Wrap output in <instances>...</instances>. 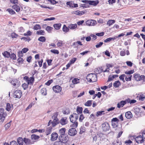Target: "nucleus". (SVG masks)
Listing matches in <instances>:
<instances>
[{
    "label": "nucleus",
    "mask_w": 145,
    "mask_h": 145,
    "mask_svg": "<svg viewBox=\"0 0 145 145\" xmlns=\"http://www.w3.org/2000/svg\"><path fill=\"white\" fill-rule=\"evenodd\" d=\"M86 79L90 82H95L97 80V75L94 73L89 74L87 76Z\"/></svg>",
    "instance_id": "nucleus-1"
},
{
    "label": "nucleus",
    "mask_w": 145,
    "mask_h": 145,
    "mask_svg": "<svg viewBox=\"0 0 145 145\" xmlns=\"http://www.w3.org/2000/svg\"><path fill=\"white\" fill-rule=\"evenodd\" d=\"M24 79L28 84L33 85L35 80V77L31 76L29 78L27 76H25L24 77Z\"/></svg>",
    "instance_id": "nucleus-2"
},
{
    "label": "nucleus",
    "mask_w": 145,
    "mask_h": 145,
    "mask_svg": "<svg viewBox=\"0 0 145 145\" xmlns=\"http://www.w3.org/2000/svg\"><path fill=\"white\" fill-rule=\"evenodd\" d=\"M109 124L107 122H105L102 124L101 128L103 131H106L110 129Z\"/></svg>",
    "instance_id": "nucleus-3"
},
{
    "label": "nucleus",
    "mask_w": 145,
    "mask_h": 145,
    "mask_svg": "<svg viewBox=\"0 0 145 145\" xmlns=\"http://www.w3.org/2000/svg\"><path fill=\"white\" fill-rule=\"evenodd\" d=\"M7 116V113L4 112V109L3 108H0V120L3 121Z\"/></svg>",
    "instance_id": "nucleus-4"
},
{
    "label": "nucleus",
    "mask_w": 145,
    "mask_h": 145,
    "mask_svg": "<svg viewBox=\"0 0 145 145\" xmlns=\"http://www.w3.org/2000/svg\"><path fill=\"white\" fill-rule=\"evenodd\" d=\"M134 77L135 79L137 81H139L141 80L145 81V76L144 75L140 76L139 74L135 73L134 74Z\"/></svg>",
    "instance_id": "nucleus-5"
},
{
    "label": "nucleus",
    "mask_w": 145,
    "mask_h": 145,
    "mask_svg": "<svg viewBox=\"0 0 145 145\" xmlns=\"http://www.w3.org/2000/svg\"><path fill=\"white\" fill-rule=\"evenodd\" d=\"M78 115L76 113H73L70 116L71 121L72 122H74L78 120Z\"/></svg>",
    "instance_id": "nucleus-6"
},
{
    "label": "nucleus",
    "mask_w": 145,
    "mask_h": 145,
    "mask_svg": "<svg viewBox=\"0 0 145 145\" xmlns=\"http://www.w3.org/2000/svg\"><path fill=\"white\" fill-rule=\"evenodd\" d=\"M59 123V120H53L52 121V120H49L48 122V126H49L51 124H52V127H54Z\"/></svg>",
    "instance_id": "nucleus-7"
},
{
    "label": "nucleus",
    "mask_w": 145,
    "mask_h": 145,
    "mask_svg": "<svg viewBox=\"0 0 145 145\" xmlns=\"http://www.w3.org/2000/svg\"><path fill=\"white\" fill-rule=\"evenodd\" d=\"M22 95V91L19 90H16L14 93V96L15 98H20Z\"/></svg>",
    "instance_id": "nucleus-8"
},
{
    "label": "nucleus",
    "mask_w": 145,
    "mask_h": 145,
    "mask_svg": "<svg viewBox=\"0 0 145 145\" xmlns=\"http://www.w3.org/2000/svg\"><path fill=\"white\" fill-rule=\"evenodd\" d=\"M68 133L70 136H74L77 134V131L75 128H72L69 129Z\"/></svg>",
    "instance_id": "nucleus-9"
},
{
    "label": "nucleus",
    "mask_w": 145,
    "mask_h": 145,
    "mask_svg": "<svg viewBox=\"0 0 145 145\" xmlns=\"http://www.w3.org/2000/svg\"><path fill=\"white\" fill-rule=\"evenodd\" d=\"M52 89L54 92L59 93L62 90V88L59 85H56L52 87Z\"/></svg>",
    "instance_id": "nucleus-10"
},
{
    "label": "nucleus",
    "mask_w": 145,
    "mask_h": 145,
    "mask_svg": "<svg viewBox=\"0 0 145 145\" xmlns=\"http://www.w3.org/2000/svg\"><path fill=\"white\" fill-rule=\"evenodd\" d=\"M59 140L62 143H66L69 140V138L68 136H65V135L63 136L62 137H59Z\"/></svg>",
    "instance_id": "nucleus-11"
},
{
    "label": "nucleus",
    "mask_w": 145,
    "mask_h": 145,
    "mask_svg": "<svg viewBox=\"0 0 145 145\" xmlns=\"http://www.w3.org/2000/svg\"><path fill=\"white\" fill-rule=\"evenodd\" d=\"M50 140L52 141H54L56 140L58 137V135L56 132H53L51 135Z\"/></svg>",
    "instance_id": "nucleus-12"
},
{
    "label": "nucleus",
    "mask_w": 145,
    "mask_h": 145,
    "mask_svg": "<svg viewBox=\"0 0 145 145\" xmlns=\"http://www.w3.org/2000/svg\"><path fill=\"white\" fill-rule=\"evenodd\" d=\"M59 123L62 125H65L68 123V121L67 117L62 118L59 121Z\"/></svg>",
    "instance_id": "nucleus-13"
},
{
    "label": "nucleus",
    "mask_w": 145,
    "mask_h": 145,
    "mask_svg": "<svg viewBox=\"0 0 145 145\" xmlns=\"http://www.w3.org/2000/svg\"><path fill=\"white\" fill-rule=\"evenodd\" d=\"M135 140L138 144L142 143L144 142V139L142 136L140 135L136 137Z\"/></svg>",
    "instance_id": "nucleus-14"
},
{
    "label": "nucleus",
    "mask_w": 145,
    "mask_h": 145,
    "mask_svg": "<svg viewBox=\"0 0 145 145\" xmlns=\"http://www.w3.org/2000/svg\"><path fill=\"white\" fill-rule=\"evenodd\" d=\"M96 24V22L95 20H88L86 22V24L87 25L94 26Z\"/></svg>",
    "instance_id": "nucleus-15"
},
{
    "label": "nucleus",
    "mask_w": 145,
    "mask_h": 145,
    "mask_svg": "<svg viewBox=\"0 0 145 145\" xmlns=\"http://www.w3.org/2000/svg\"><path fill=\"white\" fill-rule=\"evenodd\" d=\"M86 12V10L80 11L77 10L76 11H74L72 13L77 15L81 16L84 14Z\"/></svg>",
    "instance_id": "nucleus-16"
},
{
    "label": "nucleus",
    "mask_w": 145,
    "mask_h": 145,
    "mask_svg": "<svg viewBox=\"0 0 145 145\" xmlns=\"http://www.w3.org/2000/svg\"><path fill=\"white\" fill-rule=\"evenodd\" d=\"M126 103H127L126 102V99L125 101H121L118 103L117 107L118 108H120L123 107Z\"/></svg>",
    "instance_id": "nucleus-17"
},
{
    "label": "nucleus",
    "mask_w": 145,
    "mask_h": 145,
    "mask_svg": "<svg viewBox=\"0 0 145 145\" xmlns=\"http://www.w3.org/2000/svg\"><path fill=\"white\" fill-rule=\"evenodd\" d=\"M66 129L65 128H63L59 130V134L60 135L59 137L65 135Z\"/></svg>",
    "instance_id": "nucleus-18"
},
{
    "label": "nucleus",
    "mask_w": 145,
    "mask_h": 145,
    "mask_svg": "<svg viewBox=\"0 0 145 145\" xmlns=\"http://www.w3.org/2000/svg\"><path fill=\"white\" fill-rule=\"evenodd\" d=\"M137 98L139 101H143L145 99V96L142 94H138L137 96Z\"/></svg>",
    "instance_id": "nucleus-19"
},
{
    "label": "nucleus",
    "mask_w": 145,
    "mask_h": 145,
    "mask_svg": "<svg viewBox=\"0 0 145 145\" xmlns=\"http://www.w3.org/2000/svg\"><path fill=\"white\" fill-rule=\"evenodd\" d=\"M125 116L128 119L131 118L133 117L131 112L130 111H128L125 113Z\"/></svg>",
    "instance_id": "nucleus-20"
},
{
    "label": "nucleus",
    "mask_w": 145,
    "mask_h": 145,
    "mask_svg": "<svg viewBox=\"0 0 145 145\" xmlns=\"http://www.w3.org/2000/svg\"><path fill=\"white\" fill-rule=\"evenodd\" d=\"M104 67H101L99 68L98 70V74H100L102 73V72H109V70H107V69L104 70Z\"/></svg>",
    "instance_id": "nucleus-21"
},
{
    "label": "nucleus",
    "mask_w": 145,
    "mask_h": 145,
    "mask_svg": "<svg viewBox=\"0 0 145 145\" xmlns=\"http://www.w3.org/2000/svg\"><path fill=\"white\" fill-rule=\"evenodd\" d=\"M77 27V25L76 24H70L68 25V27L71 29H74Z\"/></svg>",
    "instance_id": "nucleus-22"
},
{
    "label": "nucleus",
    "mask_w": 145,
    "mask_h": 145,
    "mask_svg": "<svg viewBox=\"0 0 145 145\" xmlns=\"http://www.w3.org/2000/svg\"><path fill=\"white\" fill-rule=\"evenodd\" d=\"M3 56L5 57L9 58L10 56V53L8 51H5L2 53Z\"/></svg>",
    "instance_id": "nucleus-23"
},
{
    "label": "nucleus",
    "mask_w": 145,
    "mask_h": 145,
    "mask_svg": "<svg viewBox=\"0 0 145 145\" xmlns=\"http://www.w3.org/2000/svg\"><path fill=\"white\" fill-rule=\"evenodd\" d=\"M121 85V83L119 80L115 81L113 84L114 87L115 88H118Z\"/></svg>",
    "instance_id": "nucleus-24"
},
{
    "label": "nucleus",
    "mask_w": 145,
    "mask_h": 145,
    "mask_svg": "<svg viewBox=\"0 0 145 145\" xmlns=\"http://www.w3.org/2000/svg\"><path fill=\"white\" fill-rule=\"evenodd\" d=\"M24 142V139L22 138L19 137L18 138L17 142L19 145H23Z\"/></svg>",
    "instance_id": "nucleus-25"
},
{
    "label": "nucleus",
    "mask_w": 145,
    "mask_h": 145,
    "mask_svg": "<svg viewBox=\"0 0 145 145\" xmlns=\"http://www.w3.org/2000/svg\"><path fill=\"white\" fill-rule=\"evenodd\" d=\"M52 129V127L51 126H50L47 128L46 131V133L47 135H48L51 133Z\"/></svg>",
    "instance_id": "nucleus-26"
},
{
    "label": "nucleus",
    "mask_w": 145,
    "mask_h": 145,
    "mask_svg": "<svg viewBox=\"0 0 145 145\" xmlns=\"http://www.w3.org/2000/svg\"><path fill=\"white\" fill-rule=\"evenodd\" d=\"M89 4L94 6L96 5L99 3V1L97 0L96 1H89Z\"/></svg>",
    "instance_id": "nucleus-27"
},
{
    "label": "nucleus",
    "mask_w": 145,
    "mask_h": 145,
    "mask_svg": "<svg viewBox=\"0 0 145 145\" xmlns=\"http://www.w3.org/2000/svg\"><path fill=\"white\" fill-rule=\"evenodd\" d=\"M24 143L27 145L31 144L30 140L28 138H24Z\"/></svg>",
    "instance_id": "nucleus-28"
},
{
    "label": "nucleus",
    "mask_w": 145,
    "mask_h": 145,
    "mask_svg": "<svg viewBox=\"0 0 145 145\" xmlns=\"http://www.w3.org/2000/svg\"><path fill=\"white\" fill-rule=\"evenodd\" d=\"M31 138L32 140H38L40 138V137L38 135H36L34 134L31 135Z\"/></svg>",
    "instance_id": "nucleus-29"
},
{
    "label": "nucleus",
    "mask_w": 145,
    "mask_h": 145,
    "mask_svg": "<svg viewBox=\"0 0 145 145\" xmlns=\"http://www.w3.org/2000/svg\"><path fill=\"white\" fill-rule=\"evenodd\" d=\"M126 101L127 103H129L130 104L135 103L137 102L135 100L133 99L131 100L129 98L126 99Z\"/></svg>",
    "instance_id": "nucleus-30"
},
{
    "label": "nucleus",
    "mask_w": 145,
    "mask_h": 145,
    "mask_svg": "<svg viewBox=\"0 0 145 145\" xmlns=\"http://www.w3.org/2000/svg\"><path fill=\"white\" fill-rule=\"evenodd\" d=\"M12 7L17 12H19L20 10V7L17 5H13Z\"/></svg>",
    "instance_id": "nucleus-31"
},
{
    "label": "nucleus",
    "mask_w": 145,
    "mask_h": 145,
    "mask_svg": "<svg viewBox=\"0 0 145 145\" xmlns=\"http://www.w3.org/2000/svg\"><path fill=\"white\" fill-rule=\"evenodd\" d=\"M80 79L78 78H74L72 80V82L74 84H76L80 83Z\"/></svg>",
    "instance_id": "nucleus-32"
},
{
    "label": "nucleus",
    "mask_w": 145,
    "mask_h": 145,
    "mask_svg": "<svg viewBox=\"0 0 145 145\" xmlns=\"http://www.w3.org/2000/svg\"><path fill=\"white\" fill-rule=\"evenodd\" d=\"M92 100H88L84 104V105L87 106H90L92 104Z\"/></svg>",
    "instance_id": "nucleus-33"
},
{
    "label": "nucleus",
    "mask_w": 145,
    "mask_h": 145,
    "mask_svg": "<svg viewBox=\"0 0 145 145\" xmlns=\"http://www.w3.org/2000/svg\"><path fill=\"white\" fill-rule=\"evenodd\" d=\"M83 108L82 107L77 106V107L76 111L78 114H81L82 113Z\"/></svg>",
    "instance_id": "nucleus-34"
},
{
    "label": "nucleus",
    "mask_w": 145,
    "mask_h": 145,
    "mask_svg": "<svg viewBox=\"0 0 145 145\" xmlns=\"http://www.w3.org/2000/svg\"><path fill=\"white\" fill-rule=\"evenodd\" d=\"M61 25V24L60 23L55 24L54 25V26L56 29L57 30L60 29Z\"/></svg>",
    "instance_id": "nucleus-35"
},
{
    "label": "nucleus",
    "mask_w": 145,
    "mask_h": 145,
    "mask_svg": "<svg viewBox=\"0 0 145 145\" xmlns=\"http://www.w3.org/2000/svg\"><path fill=\"white\" fill-rule=\"evenodd\" d=\"M69 29L68 27H67L66 26L64 25L63 27V31L65 33H67L69 32Z\"/></svg>",
    "instance_id": "nucleus-36"
},
{
    "label": "nucleus",
    "mask_w": 145,
    "mask_h": 145,
    "mask_svg": "<svg viewBox=\"0 0 145 145\" xmlns=\"http://www.w3.org/2000/svg\"><path fill=\"white\" fill-rule=\"evenodd\" d=\"M58 114V113L57 112L54 113L53 116L52 117V118L53 120H59L58 118H57Z\"/></svg>",
    "instance_id": "nucleus-37"
},
{
    "label": "nucleus",
    "mask_w": 145,
    "mask_h": 145,
    "mask_svg": "<svg viewBox=\"0 0 145 145\" xmlns=\"http://www.w3.org/2000/svg\"><path fill=\"white\" fill-rule=\"evenodd\" d=\"M38 40L42 42H44L46 41V39L45 37L41 36L38 39Z\"/></svg>",
    "instance_id": "nucleus-38"
},
{
    "label": "nucleus",
    "mask_w": 145,
    "mask_h": 145,
    "mask_svg": "<svg viewBox=\"0 0 145 145\" xmlns=\"http://www.w3.org/2000/svg\"><path fill=\"white\" fill-rule=\"evenodd\" d=\"M104 112V111H98L97 112L96 115L97 117L101 116L103 114H105Z\"/></svg>",
    "instance_id": "nucleus-39"
},
{
    "label": "nucleus",
    "mask_w": 145,
    "mask_h": 145,
    "mask_svg": "<svg viewBox=\"0 0 145 145\" xmlns=\"http://www.w3.org/2000/svg\"><path fill=\"white\" fill-rule=\"evenodd\" d=\"M41 93L43 95H46L47 94L46 88H42L41 90Z\"/></svg>",
    "instance_id": "nucleus-40"
},
{
    "label": "nucleus",
    "mask_w": 145,
    "mask_h": 145,
    "mask_svg": "<svg viewBox=\"0 0 145 145\" xmlns=\"http://www.w3.org/2000/svg\"><path fill=\"white\" fill-rule=\"evenodd\" d=\"M132 77V75L125 76V80L127 81H130L131 80Z\"/></svg>",
    "instance_id": "nucleus-41"
},
{
    "label": "nucleus",
    "mask_w": 145,
    "mask_h": 145,
    "mask_svg": "<svg viewBox=\"0 0 145 145\" xmlns=\"http://www.w3.org/2000/svg\"><path fill=\"white\" fill-rule=\"evenodd\" d=\"M115 20H109L107 22V25L109 26H110L114 24L115 22Z\"/></svg>",
    "instance_id": "nucleus-42"
},
{
    "label": "nucleus",
    "mask_w": 145,
    "mask_h": 145,
    "mask_svg": "<svg viewBox=\"0 0 145 145\" xmlns=\"http://www.w3.org/2000/svg\"><path fill=\"white\" fill-rule=\"evenodd\" d=\"M45 33V32L44 30H40L37 31L36 32V34L38 35H44Z\"/></svg>",
    "instance_id": "nucleus-43"
},
{
    "label": "nucleus",
    "mask_w": 145,
    "mask_h": 145,
    "mask_svg": "<svg viewBox=\"0 0 145 145\" xmlns=\"http://www.w3.org/2000/svg\"><path fill=\"white\" fill-rule=\"evenodd\" d=\"M12 121H10L9 123H7L5 125V127L6 130L8 129L11 125Z\"/></svg>",
    "instance_id": "nucleus-44"
},
{
    "label": "nucleus",
    "mask_w": 145,
    "mask_h": 145,
    "mask_svg": "<svg viewBox=\"0 0 145 145\" xmlns=\"http://www.w3.org/2000/svg\"><path fill=\"white\" fill-rule=\"evenodd\" d=\"M116 39L115 37H109L108 38L104 40L105 42H110L112 40H114Z\"/></svg>",
    "instance_id": "nucleus-45"
},
{
    "label": "nucleus",
    "mask_w": 145,
    "mask_h": 145,
    "mask_svg": "<svg viewBox=\"0 0 145 145\" xmlns=\"http://www.w3.org/2000/svg\"><path fill=\"white\" fill-rule=\"evenodd\" d=\"M41 28V26L39 24H36L34 26L33 29L34 30H37Z\"/></svg>",
    "instance_id": "nucleus-46"
},
{
    "label": "nucleus",
    "mask_w": 145,
    "mask_h": 145,
    "mask_svg": "<svg viewBox=\"0 0 145 145\" xmlns=\"http://www.w3.org/2000/svg\"><path fill=\"white\" fill-rule=\"evenodd\" d=\"M125 145H131L132 143V142L130 140H127L124 142Z\"/></svg>",
    "instance_id": "nucleus-47"
},
{
    "label": "nucleus",
    "mask_w": 145,
    "mask_h": 145,
    "mask_svg": "<svg viewBox=\"0 0 145 145\" xmlns=\"http://www.w3.org/2000/svg\"><path fill=\"white\" fill-rule=\"evenodd\" d=\"M21 39V40H23L25 41H28V42H29L31 40L30 38L28 37H23Z\"/></svg>",
    "instance_id": "nucleus-48"
},
{
    "label": "nucleus",
    "mask_w": 145,
    "mask_h": 145,
    "mask_svg": "<svg viewBox=\"0 0 145 145\" xmlns=\"http://www.w3.org/2000/svg\"><path fill=\"white\" fill-rule=\"evenodd\" d=\"M50 52L55 54H58L59 53V52L58 50L55 49L51 50Z\"/></svg>",
    "instance_id": "nucleus-49"
},
{
    "label": "nucleus",
    "mask_w": 145,
    "mask_h": 145,
    "mask_svg": "<svg viewBox=\"0 0 145 145\" xmlns=\"http://www.w3.org/2000/svg\"><path fill=\"white\" fill-rule=\"evenodd\" d=\"M134 72V70L133 69L128 71H126L125 72V73L126 74L131 75L130 74H133Z\"/></svg>",
    "instance_id": "nucleus-50"
},
{
    "label": "nucleus",
    "mask_w": 145,
    "mask_h": 145,
    "mask_svg": "<svg viewBox=\"0 0 145 145\" xmlns=\"http://www.w3.org/2000/svg\"><path fill=\"white\" fill-rule=\"evenodd\" d=\"M10 105L9 103H7L6 105V109L7 110L9 111L11 109Z\"/></svg>",
    "instance_id": "nucleus-51"
},
{
    "label": "nucleus",
    "mask_w": 145,
    "mask_h": 145,
    "mask_svg": "<svg viewBox=\"0 0 145 145\" xmlns=\"http://www.w3.org/2000/svg\"><path fill=\"white\" fill-rule=\"evenodd\" d=\"M125 75L124 74H122L119 77V78L120 80H122L123 82H125V80H124V78L125 77Z\"/></svg>",
    "instance_id": "nucleus-52"
},
{
    "label": "nucleus",
    "mask_w": 145,
    "mask_h": 145,
    "mask_svg": "<svg viewBox=\"0 0 145 145\" xmlns=\"http://www.w3.org/2000/svg\"><path fill=\"white\" fill-rule=\"evenodd\" d=\"M7 11L10 14H15V12L12 9L10 8L7 9Z\"/></svg>",
    "instance_id": "nucleus-53"
},
{
    "label": "nucleus",
    "mask_w": 145,
    "mask_h": 145,
    "mask_svg": "<svg viewBox=\"0 0 145 145\" xmlns=\"http://www.w3.org/2000/svg\"><path fill=\"white\" fill-rule=\"evenodd\" d=\"M77 44H78L80 46H82V42L80 41H77L76 42H74L73 43L72 45H76Z\"/></svg>",
    "instance_id": "nucleus-54"
},
{
    "label": "nucleus",
    "mask_w": 145,
    "mask_h": 145,
    "mask_svg": "<svg viewBox=\"0 0 145 145\" xmlns=\"http://www.w3.org/2000/svg\"><path fill=\"white\" fill-rule=\"evenodd\" d=\"M85 128L84 127H81L80 129V133L82 134L85 131Z\"/></svg>",
    "instance_id": "nucleus-55"
},
{
    "label": "nucleus",
    "mask_w": 145,
    "mask_h": 145,
    "mask_svg": "<svg viewBox=\"0 0 145 145\" xmlns=\"http://www.w3.org/2000/svg\"><path fill=\"white\" fill-rule=\"evenodd\" d=\"M10 57L11 59L13 60H15L16 58V55L14 53L11 54H10Z\"/></svg>",
    "instance_id": "nucleus-56"
},
{
    "label": "nucleus",
    "mask_w": 145,
    "mask_h": 145,
    "mask_svg": "<svg viewBox=\"0 0 145 145\" xmlns=\"http://www.w3.org/2000/svg\"><path fill=\"white\" fill-rule=\"evenodd\" d=\"M64 114H68L70 113V111L69 109H66L64 110L63 111Z\"/></svg>",
    "instance_id": "nucleus-57"
},
{
    "label": "nucleus",
    "mask_w": 145,
    "mask_h": 145,
    "mask_svg": "<svg viewBox=\"0 0 145 145\" xmlns=\"http://www.w3.org/2000/svg\"><path fill=\"white\" fill-rule=\"evenodd\" d=\"M73 123L72 125V127H74L75 128H76L78 125V122L77 121H75L74 122H72Z\"/></svg>",
    "instance_id": "nucleus-58"
},
{
    "label": "nucleus",
    "mask_w": 145,
    "mask_h": 145,
    "mask_svg": "<svg viewBox=\"0 0 145 145\" xmlns=\"http://www.w3.org/2000/svg\"><path fill=\"white\" fill-rule=\"evenodd\" d=\"M53 82V80L52 79H51L48 80L45 84L47 86H49Z\"/></svg>",
    "instance_id": "nucleus-59"
},
{
    "label": "nucleus",
    "mask_w": 145,
    "mask_h": 145,
    "mask_svg": "<svg viewBox=\"0 0 145 145\" xmlns=\"http://www.w3.org/2000/svg\"><path fill=\"white\" fill-rule=\"evenodd\" d=\"M52 29L53 28L52 27L49 26H47L46 29V30L48 32H50Z\"/></svg>",
    "instance_id": "nucleus-60"
},
{
    "label": "nucleus",
    "mask_w": 145,
    "mask_h": 145,
    "mask_svg": "<svg viewBox=\"0 0 145 145\" xmlns=\"http://www.w3.org/2000/svg\"><path fill=\"white\" fill-rule=\"evenodd\" d=\"M63 41L61 40H59L58 41L57 43V45L58 47H61L63 46Z\"/></svg>",
    "instance_id": "nucleus-61"
},
{
    "label": "nucleus",
    "mask_w": 145,
    "mask_h": 145,
    "mask_svg": "<svg viewBox=\"0 0 145 145\" xmlns=\"http://www.w3.org/2000/svg\"><path fill=\"white\" fill-rule=\"evenodd\" d=\"M119 121V120L116 118H113L111 120V122L118 123Z\"/></svg>",
    "instance_id": "nucleus-62"
},
{
    "label": "nucleus",
    "mask_w": 145,
    "mask_h": 145,
    "mask_svg": "<svg viewBox=\"0 0 145 145\" xmlns=\"http://www.w3.org/2000/svg\"><path fill=\"white\" fill-rule=\"evenodd\" d=\"M121 142H119L118 141V140L116 142H114L113 143V145H121Z\"/></svg>",
    "instance_id": "nucleus-63"
},
{
    "label": "nucleus",
    "mask_w": 145,
    "mask_h": 145,
    "mask_svg": "<svg viewBox=\"0 0 145 145\" xmlns=\"http://www.w3.org/2000/svg\"><path fill=\"white\" fill-rule=\"evenodd\" d=\"M54 145H63L61 142L59 141H57L55 142Z\"/></svg>",
    "instance_id": "nucleus-64"
}]
</instances>
